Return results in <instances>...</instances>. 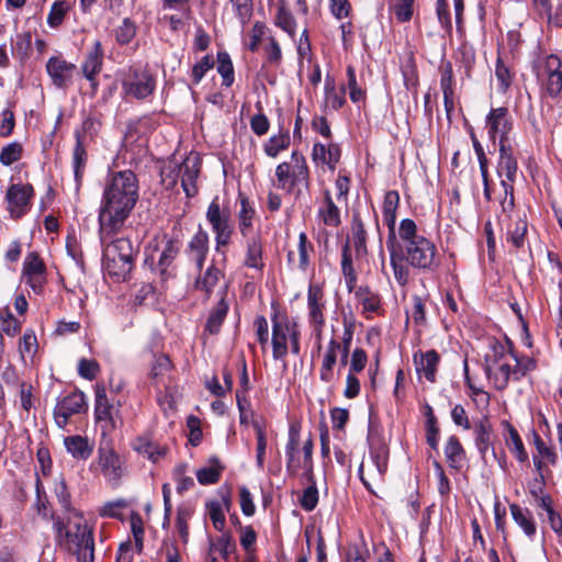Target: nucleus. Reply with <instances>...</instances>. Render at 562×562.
<instances>
[{"mask_svg": "<svg viewBox=\"0 0 562 562\" xmlns=\"http://www.w3.org/2000/svg\"><path fill=\"white\" fill-rule=\"evenodd\" d=\"M138 199V182L130 170L114 173L106 182L99 209V224L106 233L123 227Z\"/></svg>", "mask_w": 562, "mask_h": 562, "instance_id": "obj_1", "label": "nucleus"}, {"mask_svg": "<svg viewBox=\"0 0 562 562\" xmlns=\"http://www.w3.org/2000/svg\"><path fill=\"white\" fill-rule=\"evenodd\" d=\"M56 544L74 554L79 562H93V527L81 510H71L63 516H52Z\"/></svg>", "mask_w": 562, "mask_h": 562, "instance_id": "obj_2", "label": "nucleus"}, {"mask_svg": "<svg viewBox=\"0 0 562 562\" xmlns=\"http://www.w3.org/2000/svg\"><path fill=\"white\" fill-rule=\"evenodd\" d=\"M123 227L104 232L99 224V237L103 248L102 263L104 271L115 281H123L134 265L135 250L132 241L117 234Z\"/></svg>", "mask_w": 562, "mask_h": 562, "instance_id": "obj_3", "label": "nucleus"}, {"mask_svg": "<svg viewBox=\"0 0 562 562\" xmlns=\"http://www.w3.org/2000/svg\"><path fill=\"white\" fill-rule=\"evenodd\" d=\"M398 236L403 241L405 260L412 267L431 270L438 266L435 244L418 233L414 221L403 220L398 227Z\"/></svg>", "mask_w": 562, "mask_h": 562, "instance_id": "obj_4", "label": "nucleus"}, {"mask_svg": "<svg viewBox=\"0 0 562 562\" xmlns=\"http://www.w3.org/2000/svg\"><path fill=\"white\" fill-rule=\"evenodd\" d=\"M200 155L191 151L181 162L176 159L169 160L161 169V181L166 188L171 189L180 179L187 196H193L198 192L195 181L200 172Z\"/></svg>", "mask_w": 562, "mask_h": 562, "instance_id": "obj_5", "label": "nucleus"}, {"mask_svg": "<svg viewBox=\"0 0 562 562\" xmlns=\"http://www.w3.org/2000/svg\"><path fill=\"white\" fill-rule=\"evenodd\" d=\"M515 355L505 350L503 346L494 347L485 357V372L494 387L502 391L506 389L513 378Z\"/></svg>", "mask_w": 562, "mask_h": 562, "instance_id": "obj_6", "label": "nucleus"}, {"mask_svg": "<svg viewBox=\"0 0 562 562\" xmlns=\"http://www.w3.org/2000/svg\"><path fill=\"white\" fill-rule=\"evenodd\" d=\"M272 348L273 358L282 359L288 353V342L290 341L293 353L300 352L299 330L296 324L290 322L286 317L276 315L272 319Z\"/></svg>", "mask_w": 562, "mask_h": 562, "instance_id": "obj_7", "label": "nucleus"}, {"mask_svg": "<svg viewBox=\"0 0 562 562\" xmlns=\"http://www.w3.org/2000/svg\"><path fill=\"white\" fill-rule=\"evenodd\" d=\"M90 468L99 471L108 482L117 484L124 473V461L114 450L110 440L103 439L98 448L97 458Z\"/></svg>", "mask_w": 562, "mask_h": 562, "instance_id": "obj_8", "label": "nucleus"}, {"mask_svg": "<svg viewBox=\"0 0 562 562\" xmlns=\"http://www.w3.org/2000/svg\"><path fill=\"white\" fill-rule=\"evenodd\" d=\"M120 406V402L109 401L104 387L97 389L94 415L103 438L123 424Z\"/></svg>", "mask_w": 562, "mask_h": 562, "instance_id": "obj_9", "label": "nucleus"}, {"mask_svg": "<svg viewBox=\"0 0 562 562\" xmlns=\"http://www.w3.org/2000/svg\"><path fill=\"white\" fill-rule=\"evenodd\" d=\"M278 186L282 189H292L300 183H307L308 169L302 154L293 151L290 162H282L276 169Z\"/></svg>", "mask_w": 562, "mask_h": 562, "instance_id": "obj_10", "label": "nucleus"}, {"mask_svg": "<svg viewBox=\"0 0 562 562\" xmlns=\"http://www.w3.org/2000/svg\"><path fill=\"white\" fill-rule=\"evenodd\" d=\"M485 128L494 143L498 139L499 146L506 144L513 128V120L508 109L504 106L492 109L486 116Z\"/></svg>", "mask_w": 562, "mask_h": 562, "instance_id": "obj_11", "label": "nucleus"}, {"mask_svg": "<svg viewBox=\"0 0 562 562\" xmlns=\"http://www.w3.org/2000/svg\"><path fill=\"white\" fill-rule=\"evenodd\" d=\"M560 68L561 61L554 55L548 56L537 66V77L551 97L558 95L562 89V72Z\"/></svg>", "mask_w": 562, "mask_h": 562, "instance_id": "obj_12", "label": "nucleus"}, {"mask_svg": "<svg viewBox=\"0 0 562 562\" xmlns=\"http://www.w3.org/2000/svg\"><path fill=\"white\" fill-rule=\"evenodd\" d=\"M499 153L501 156L497 171L501 177H505V179L502 180V186L504 188L505 199L507 198V195H509L508 206L512 207L514 205L512 183L515 181L517 177V161L513 157L510 149L506 144H502L499 146ZM504 202H506V200ZM503 210H506L505 203H503Z\"/></svg>", "mask_w": 562, "mask_h": 562, "instance_id": "obj_13", "label": "nucleus"}, {"mask_svg": "<svg viewBox=\"0 0 562 562\" xmlns=\"http://www.w3.org/2000/svg\"><path fill=\"white\" fill-rule=\"evenodd\" d=\"M206 218L215 233L216 249L228 245L233 233L229 214L223 212L218 203L213 201L207 207Z\"/></svg>", "mask_w": 562, "mask_h": 562, "instance_id": "obj_14", "label": "nucleus"}, {"mask_svg": "<svg viewBox=\"0 0 562 562\" xmlns=\"http://www.w3.org/2000/svg\"><path fill=\"white\" fill-rule=\"evenodd\" d=\"M338 356H340L341 364H345L348 358V346L341 347L340 342L331 339L323 355L319 368V379L324 383H330L335 380V366Z\"/></svg>", "mask_w": 562, "mask_h": 562, "instance_id": "obj_15", "label": "nucleus"}, {"mask_svg": "<svg viewBox=\"0 0 562 562\" xmlns=\"http://www.w3.org/2000/svg\"><path fill=\"white\" fill-rule=\"evenodd\" d=\"M155 79L147 70H132L123 81L125 94L145 99L153 93Z\"/></svg>", "mask_w": 562, "mask_h": 562, "instance_id": "obj_16", "label": "nucleus"}, {"mask_svg": "<svg viewBox=\"0 0 562 562\" xmlns=\"http://www.w3.org/2000/svg\"><path fill=\"white\" fill-rule=\"evenodd\" d=\"M325 299L318 285H310L307 292L308 319L312 324L318 342L322 339V331L325 324Z\"/></svg>", "mask_w": 562, "mask_h": 562, "instance_id": "obj_17", "label": "nucleus"}, {"mask_svg": "<svg viewBox=\"0 0 562 562\" xmlns=\"http://www.w3.org/2000/svg\"><path fill=\"white\" fill-rule=\"evenodd\" d=\"M33 194V187L29 183L11 184L5 194L10 214L13 217H21L25 214Z\"/></svg>", "mask_w": 562, "mask_h": 562, "instance_id": "obj_18", "label": "nucleus"}, {"mask_svg": "<svg viewBox=\"0 0 562 562\" xmlns=\"http://www.w3.org/2000/svg\"><path fill=\"white\" fill-rule=\"evenodd\" d=\"M22 278L25 279L26 283L35 293H40L44 283L46 282V267L44 261L36 252H30L26 255L23 269Z\"/></svg>", "mask_w": 562, "mask_h": 562, "instance_id": "obj_19", "label": "nucleus"}, {"mask_svg": "<svg viewBox=\"0 0 562 562\" xmlns=\"http://www.w3.org/2000/svg\"><path fill=\"white\" fill-rule=\"evenodd\" d=\"M86 401L83 393L74 392L59 401L54 411L55 422L59 427H65L71 415L79 414L85 409Z\"/></svg>", "mask_w": 562, "mask_h": 562, "instance_id": "obj_20", "label": "nucleus"}, {"mask_svg": "<svg viewBox=\"0 0 562 562\" xmlns=\"http://www.w3.org/2000/svg\"><path fill=\"white\" fill-rule=\"evenodd\" d=\"M475 446L484 462H487V454L491 452L495 459L496 453L493 447V428L487 419H481L474 426Z\"/></svg>", "mask_w": 562, "mask_h": 562, "instance_id": "obj_21", "label": "nucleus"}, {"mask_svg": "<svg viewBox=\"0 0 562 562\" xmlns=\"http://www.w3.org/2000/svg\"><path fill=\"white\" fill-rule=\"evenodd\" d=\"M46 69L55 86L65 87L71 80L76 66L59 57H52L47 61Z\"/></svg>", "mask_w": 562, "mask_h": 562, "instance_id": "obj_22", "label": "nucleus"}, {"mask_svg": "<svg viewBox=\"0 0 562 562\" xmlns=\"http://www.w3.org/2000/svg\"><path fill=\"white\" fill-rule=\"evenodd\" d=\"M223 274L220 269L210 267L204 274L196 280L195 286L198 290L203 291L206 295L216 290L217 295L224 297L226 285L221 282Z\"/></svg>", "mask_w": 562, "mask_h": 562, "instance_id": "obj_23", "label": "nucleus"}, {"mask_svg": "<svg viewBox=\"0 0 562 562\" xmlns=\"http://www.w3.org/2000/svg\"><path fill=\"white\" fill-rule=\"evenodd\" d=\"M400 204V194L397 191H387L383 199L382 212L383 220L389 228V238H395L396 211Z\"/></svg>", "mask_w": 562, "mask_h": 562, "instance_id": "obj_24", "label": "nucleus"}, {"mask_svg": "<svg viewBox=\"0 0 562 562\" xmlns=\"http://www.w3.org/2000/svg\"><path fill=\"white\" fill-rule=\"evenodd\" d=\"M300 430L296 426H291L289 430V440L285 447L288 458L286 470L291 474H296L301 470V460L299 458Z\"/></svg>", "mask_w": 562, "mask_h": 562, "instance_id": "obj_25", "label": "nucleus"}, {"mask_svg": "<svg viewBox=\"0 0 562 562\" xmlns=\"http://www.w3.org/2000/svg\"><path fill=\"white\" fill-rule=\"evenodd\" d=\"M315 164L327 165L330 169H334L340 158V149L336 144H315L312 154Z\"/></svg>", "mask_w": 562, "mask_h": 562, "instance_id": "obj_26", "label": "nucleus"}, {"mask_svg": "<svg viewBox=\"0 0 562 562\" xmlns=\"http://www.w3.org/2000/svg\"><path fill=\"white\" fill-rule=\"evenodd\" d=\"M244 265L257 272L262 271L265 262L262 259V243L259 237L252 236L247 240Z\"/></svg>", "mask_w": 562, "mask_h": 562, "instance_id": "obj_27", "label": "nucleus"}, {"mask_svg": "<svg viewBox=\"0 0 562 562\" xmlns=\"http://www.w3.org/2000/svg\"><path fill=\"white\" fill-rule=\"evenodd\" d=\"M64 443L67 451L78 460H87L93 451V443L82 436L66 437Z\"/></svg>", "mask_w": 562, "mask_h": 562, "instance_id": "obj_28", "label": "nucleus"}, {"mask_svg": "<svg viewBox=\"0 0 562 562\" xmlns=\"http://www.w3.org/2000/svg\"><path fill=\"white\" fill-rule=\"evenodd\" d=\"M93 125V121L90 119H87L82 123V131L76 132V147L74 149V168H75V176L78 179L81 170L85 167L86 160H87V154L83 147L85 142V133L88 128H90Z\"/></svg>", "mask_w": 562, "mask_h": 562, "instance_id": "obj_29", "label": "nucleus"}, {"mask_svg": "<svg viewBox=\"0 0 562 562\" xmlns=\"http://www.w3.org/2000/svg\"><path fill=\"white\" fill-rule=\"evenodd\" d=\"M209 250V235L201 227L189 243L190 256L195 260L199 268L202 267Z\"/></svg>", "mask_w": 562, "mask_h": 562, "instance_id": "obj_30", "label": "nucleus"}, {"mask_svg": "<svg viewBox=\"0 0 562 562\" xmlns=\"http://www.w3.org/2000/svg\"><path fill=\"white\" fill-rule=\"evenodd\" d=\"M509 509L516 525L522 529L527 537H533L537 531V527L531 512L517 504H512Z\"/></svg>", "mask_w": 562, "mask_h": 562, "instance_id": "obj_31", "label": "nucleus"}, {"mask_svg": "<svg viewBox=\"0 0 562 562\" xmlns=\"http://www.w3.org/2000/svg\"><path fill=\"white\" fill-rule=\"evenodd\" d=\"M274 24L283 30L289 36L294 37L296 34V21L288 9L284 0L277 2V12L274 14Z\"/></svg>", "mask_w": 562, "mask_h": 562, "instance_id": "obj_32", "label": "nucleus"}, {"mask_svg": "<svg viewBox=\"0 0 562 562\" xmlns=\"http://www.w3.org/2000/svg\"><path fill=\"white\" fill-rule=\"evenodd\" d=\"M416 370L419 374L434 382L436 378L437 366L439 363V355L435 350L422 353L419 360L415 358Z\"/></svg>", "mask_w": 562, "mask_h": 562, "instance_id": "obj_33", "label": "nucleus"}, {"mask_svg": "<svg viewBox=\"0 0 562 562\" xmlns=\"http://www.w3.org/2000/svg\"><path fill=\"white\" fill-rule=\"evenodd\" d=\"M318 216L327 226L337 227L340 224V211L328 191L325 192L323 204L318 209Z\"/></svg>", "mask_w": 562, "mask_h": 562, "instance_id": "obj_34", "label": "nucleus"}, {"mask_svg": "<svg viewBox=\"0 0 562 562\" xmlns=\"http://www.w3.org/2000/svg\"><path fill=\"white\" fill-rule=\"evenodd\" d=\"M103 58V50L100 41L93 43V47L87 56L85 64L82 65V71L87 79L92 80L94 75L101 69Z\"/></svg>", "mask_w": 562, "mask_h": 562, "instance_id": "obj_35", "label": "nucleus"}, {"mask_svg": "<svg viewBox=\"0 0 562 562\" xmlns=\"http://www.w3.org/2000/svg\"><path fill=\"white\" fill-rule=\"evenodd\" d=\"M527 229L528 224L526 218L520 216H516V218L510 217V223L507 227L506 240L512 243L516 248L522 247L525 244Z\"/></svg>", "mask_w": 562, "mask_h": 562, "instance_id": "obj_36", "label": "nucleus"}, {"mask_svg": "<svg viewBox=\"0 0 562 562\" xmlns=\"http://www.w3.org/2000/svg\"><path fill=\"white\" fill-rule=\"evenodd\" d=\"M445 456L449 465L456 470L462 468L465 452L462 448L459 439L456 436H451L448 438L447 443L445 446Z\"/></svg>", "mask_w": 562, "mask_h": 562, "instance_id": "obj_37", "label": "nucleus"}, {"mask_svg": "<svg viewBox=\"0 0 562 562\" xmlns=\"http://www.w3.org/2000/svg\"><path fill=\"white\" fill-rule=\"evenodd\" d=\"M234 549L231 536L223 533L218 539L210 541L207 557L212 562H217L218 557L227 559Z\"/></svg>", "mask_w": 562, "mask_h": 562, "instance_id": "obj_38", "label": "nucleus"}, {"mask_svg": "<svg viewBox=\"0 0 562 562\" xmlns=\"http://www.w3.org/2000/svg\"><path fill=\"white\" fill-rule=\"evenodd\" d=\"M290 142L291 137L289 132L280 131L263 144V151L267 156L276 158L281 151L288 149Z\"/></svg>", "mask_w": 562, "mask_h": 562, "instance_id": "obj_39", "label": "nucleus"}, {"mask_svg": "<svg viewBox=\"0 0 562 562\" xmlns=\"http://www.w3.org/2000/svg\"><path fill=\"white\" fill-rule=\"evenodd\" d=\"M224 467L218 459L212 458L207 467L201 468L196 471L198 482L202 485L214 484L218 482Z\"/></svg>", "mask_w": 562, "mask_h": 562, "instance_id": "obj_40", "label": "nucleus"}, {"mask_svg": "<svg viewBox=\"0 0 562 562\" xmlns=\"http://www.w3.org/2000/svg\"><path fill=\"white\" fill-rule=\"evenodd\" d=\"M228 305L225 302L224 297H221L220 302L215 306V308L211 312L206 325L205 330L211 334L215 335L220 331L221 325L227 314Z\"/></svg>", "mask_w": 562, "mask_h": 562, "instance_id": "obj_41", "label": "nucleus"}, {"mask_svg": "<svg viewBox=\"0 0 562 562\" xmlns=\"http://www.w3.org/2000/svg\"><path fill=\"white\" fill-rule=\"evenodd\" d=\"M356 296L362 305L363 313H375L381 307V300L379 295L372 292L369 288L360 286L356 291Z\"/></svg>", "mask_w": 562, "mask_h": 562, "instance_id": "obj_42", "label": "nucleus"}, {"mask_svg": "<svg viewBox=\"0 0 562 562\" xmlns=\"http://www.w3.org/2000/svg\"><path fill=\"white\" fill-rule=\"evenodd\" d=\"M134 447L137 452L144 454L153 462L158 461L166 453L165 448L145 438H138Z\"/></svg>", "mask_w": 562, "mask_h": 562, "instance_id": "obj_43", "label": "nucleus"}, {"mask_svg": "<svg viewBox=\"0 0 562 562\" xmlns=\"http://www.w3.org/2000/svg\"><path fill=\"white\" fill-rule=\"evenodd\" d=\"M405 260V256L392 251L391 252V266L393 268L394 277L400 285H405L409 279V268Z\"/></svg>", "mask_w": 562, "mask_h": 562, "instance_id": "obj_44", "label": "nucleus"}, {"mask_svg": "<svg viewBox=\"0 0 562 562\" xmlns=\"http://www.w3.org/2000/svg\"><path fill=\"white\" fill-rule=\"evenodd\" d=\"M70 8V3L67 0L55 1L47 15V24L53 29L58 27L63 23Z\"/></svg>", "mask_w": 562, "mask_h": 562, "instance_id": "obj_45", "label": "nucleus"}, {"mask_svg": "<svg viewBox=\"0 0 562 562\" xmlns=\"http://www.w3.org/2000/svg\"><path fill=\"white\" fill-rule=\"evenodd\" d=\"M352 239L355 243L356 251L358 255H363L367 252V233L364 229V225L360 220L358 214L353 215L352 220Z\"/></svg>", "mask_w": 562, "mask_h": 562, "instance_id": "obj_46", "label": "nucleus"}, {"mask_svg": "<svg viewBox=\"0 0 562 562\" xmlns=\"http://www.w3.org/2000/svg\"><path fill=\"white\" fill-rule=\"evenodd\" d=\"M506 445L510 452H513L520 462L527 461L528 453L525 450L518 431L512 426H508V437L506 439Z\"/></svg>", "mask_w": 562, "mask_h": 562, "instance_id": "obj_47", "label": "nucleus"}, {"mask_svg": "<svg viewBox=\"0 0 562 562\" xmlns=\"http://www.w3.org/2000/svg\"><path fill=\"white\" fill-rule=\"evenodd\" d=\"M241 207L238 213V225L243 236H247L252 228V218L255 210L249 205L246 199H241Z\"/></svg>", "mask_w": 562, "mask_h": 562, "instance_id": "obj_48", "label": "nucleus"}, {"mask_svg": "<svg viewBox=\"0 0 562 562\" xmlns=\"http://www.w3.org/2000/svg\"><path fill=\"white\" fill-rule=\"evenodd\" d=\"M270 31L265 23L256 22L249 32L248 48L251 52L258 50L262 41L268 40Z\"/></svg>", "mask_w": 562, "mask_h": 562, "instance_id": "obj_49", "label": "nucleus"}, {"mask_svg": "<svg viewBox=\"0 0 562 562\" xmlns=\"http://www.w3.org/2000/svg\"><path fill=\"white\" fill-rule=\"evenodd\" d=\"M54 493H55L59 504L64 508V514H68L71 510H78L77 508L72 507V505H71V496H70V493L68 492L66 482L63 477H59L58 480H56L55 485H54Z\"/></svg>", "mask_w": 562, "mask_h": 562, "instance_id": "obj_50", "label": "nucleus"}, {"mask_svg": "<svg viewBox=\"0 0 562 562\" xmlns=\"http://www.w3.org/2000/svg\"><path fill=\"white\" fill-rule=\"evenodd\" d=\"M217 60V71L223 77V85L229 87L234 81V69L229 56L226 53H218Z\"/></svg>", "mask_w": 562, "mask_h": 562, "instance_id": "obj_51", "label": "nucleus"}, {"mask_svg": "<svg viewBox=\"0 0 562 562\" xmlns=\"http://www.w3.org/2000/svg\"><path fill=\"white\" fill-rule=\"evenodd\" d=\"M341 269L346 279V285L348 290L351 291L356 284V274L352 268L351 254L348 245H346L342 250Z\"/></svg>", "mask_w": 562, "mask_h": 562, "instance_id": "obj_52", "label": "nucleus"}, {"mask_svg": "<svg viewBox=\"0 0 562 562\" xmlns=\"http://www.w3.org/2000/svg\"><path fill=\"white\" fill-rule=\"evenodd\" d=\"M37 350V339L32 330H26L19 342V352L24 360L26 357H33Z\"/></svg>", "mask_w": 562, "mask_h": 562, "instance_id": "obj_53", "label": "nucleus"}, {"mask_svg": "<svg viewBox=\"0 0 562 562\" xmlns=\"http://www.w3.org/2000/svg\"><path fill=\"white\" fill-rule=\"evenodd\" d=\"M414 0H391V9L400 22L409 21L413 15Z\"/></svg>", "mask_w": 562, "mask_h": 562, "instance_id": "obj_54", "label": "nucleus"}, {"mask_svg": "<svg viewBox=\"0 0 562 562\" xmlns=\"http://www.w3.org/2000/svg\"><path fill=\"white\" fill-rule=\"evenodd\" d=\"M192 512L188 507H179L177 510L176 528L182 542L187 543L189 540L188 520L191 518Z\"/></svg>", "mask_w": 562, "mask_h": 562, "instance_id": "obj_55", "label": "nucleus"}, {"mask_svg": "<svg viewBox=\"0 0 562 562\" xmlns=\"http://www.w3.org/2000/svg\"><path fill=\"white\" fill-rule=\"evenodd\" d=\"M303 460L301 461V469L304 471L303 474L308 482L313 481V440L311 437L306 439L302 448Z\"/></svg>", "mask_w": 562, "mask_h": 562, "instance_id": "obj_56", "label": "nucleus"}, {"mask_svg": "<svg viewBox=\"0 0 562 562\" xmlns=\"http://www.w3.org/2000/svg\"><path fill=\"white\" fill-rule=\"evenodd\" d=\"M135 35L136 25L130 19H124L123 23L115 31L116 41L121 45L131 43Z\"/></svg>", "mask_w": 562, "mask_h": 562, "instance_id": "obj_57", "label": "nucleus"}, {"mask_svg": "<svg viewBox=\"0 0 562 562\" xmlns=\"http://www.w3.org/2000/svg\"><path fill=\"white\" fill-rule=\"evenodd\" d=\"M22 156V146L18 143H11L3 147L0 151V162L10 166L18 161Z\"/></svg>", "mask_w": 562, "mask_h": 562, "instance_id": "obj_58", "label": "nucleus"}, {"mask_svg": "<svg viewBox=\"0 0 562 562\" xmlns=\"http://www.w3.org/2000/svg\"><path fill=\"white\" fill-rule=\"evenodd\" d=\"M179 251V247L176 241L168 240L158 261V265L161 269V273H165L167 268L175 260Z\"/></svg>", "mask_w": 562, "mask_h": 562, "instance_id": "obj_59", "label": "nucleus"}, {"mask_svg": "<svg viewBox=\"0 0 562 562\" xmlns=\"http://www.w3.org/2000/svg\"><path fill=\"white\" fill-rule=\"evenodd\" d=\"M402 75L405 87L408 90H415L417 87L418 78L416 67L412 58H408L406 63L402 65Z\"/></svg>", "mask_w": 562, "mask_h": 562, "instance_id": "obj_60", "label": "nucleus"}, {"mask_svg": "<svg viewBox=\"0 0 562 562\" xmlns=\"http://www.w3.org/2000/svg\"><path fill=\"white\" fill-rule=\"evenodd\" d=\"M100 371L99 363L93 359H80L78 363V373L80 376L87 380H93L97 378Z\"/></svg>", "mask_w": 562, "mask_h": 562, "instance_id": "obj_61", "label": "nucleus"}, {"mask_svg": "<svg viewBox=\"0 0 562 562\" xmlns=\"http://www.w3.org/2000/svg\"><path fill=\"white\" fill-rule=\"evenodd\" d=\"M207 509L214 528L222 531L225 527V515L221 504L218 502H211L207 504Z\"/></svg>", "mask_w": 562, "mask_h": 562, "instance_id": "obj_62", "label": "nucleus"}, {"mask_svg": "<svg viewBox=\"0 0 562 562\" xmlns=\"http://www.w3.org/2000/svg\"><path fill=\"white\" fill-rule=\"evenodd\" d=\"M214 66L213 57L210 55L204 56L192 68V79L194 83H199L204 75Z\"/></svg>", "mask_w": 562, "mask_h": 562, "instance_id": "obj_63", "label": "nucleus"}, {"mask_svg": "<svg viewBox=\"0 0 562 562\" xmlns=\"http://www.w3.org/2000/svg\"><path fill=\"white\" fill-rule=\"evenodd\" d=\"M187 472V465L181 464L177 467L173 471V476L177 481V491L179 493H182L184 491H188L189 488L193 487L194 481L191 476L186 475Z\"/></svg>", "mask_w": 562, "mask_h": 562, "instance_id": "obj_64", "label": "nucleus"}]
</instances>
